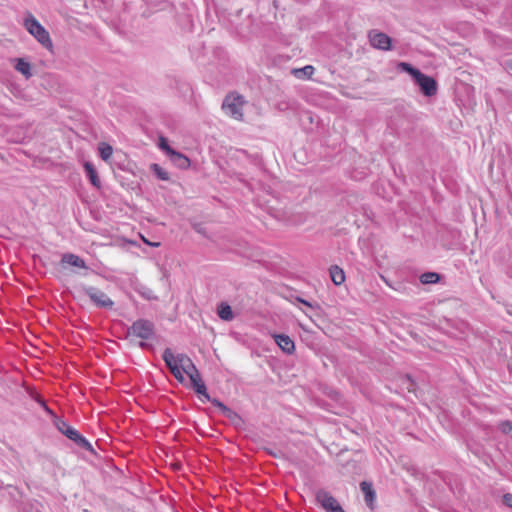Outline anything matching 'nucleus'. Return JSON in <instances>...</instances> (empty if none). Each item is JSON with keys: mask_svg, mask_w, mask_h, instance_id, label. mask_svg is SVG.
<instances>
[{"mask_svg": "<svg viewBox=\"0 0 512 512\" xmlns=\"http://www.w3.org/2000/svg\"><path fill=\"white\" fill-rule=\"evenodd\" d=\"M150 168L158 179L163 181L169 180V173L165 169H163L159 164L154 163L150 166Z\"/></svg>", "mask_w": 512, "mask_h": 512, "instance_id": "obj_21", "label": "nucleus"}, {"mask_svg": "<svg viewBox=\"0 0 512 512\" xmlns=\"http://www.w3.org/2000/svg\"><path fill=\"white\" fill-rule=\"evenodd\" d=\"M507 67H508L510 70H512V60H511V61H509V62H507Z\"/></svg>", "mask_w": 512, "mask_h": 512, "instance_id": "obj_30", "label": "nucleus"}, {"mask_svg": "<svg viewBox=\"0 0 512 512\" xmlns=\"http://www.w3.org/2000/svg\"><path fill=\"white\" fill-rule=\"evenodd\" d=\"M143 240H144V242H145L147 245L152 246V247H158V246L160 245V243H158V242H150V241H148V240H146V239H143Z\"/></svg>", "mask_w": 512, "mask_h": 512, "instance_id": "obj_27", "label": "nucleus"}, {"mask_svg": "<svg viewBox=\"0 0 512 512\" xmlns=\"http://www.w3.org/2000/svg\"><path fill=\"white\" fill-rule=\"evenodd\" d=\"M40 403L43 409L53 417V424L59 432L72 440L80 448L89 452L94 451L92 444L84 436H82L75 428L70 426L65 420L56 416L45 402L41 401Z\"/></svg>", "mask_w": 512, "mask_h": 512, "instance_id": "obj_2", "label": "nucleus"}, {"mask_svg": "<svg viewBox=\"0 0 512 512\" xmlns=\"http://www.w3.org/2000/svg\"><path fill=\"white\" fill-rule=\"evenodd\" d=\"M217 314L219 318L224 321H232L234 319V313L231 306L224 302L218 305Z\"/></svg>", "mask_w": 512, "mask_h": 512, "instance_id": "obj_15", "label": "nucleus"}, {"mask_svg": "<svg viewBox=\"0 0 512 512\" xmlns=\"http://www.w3.org/2000/svg\"><path fill=\"white\" fill-rule=\"evenodd\" d=\"M15 69L18 72H20L22 75H24L26 78H29L32 76L31 65L29 62L25 61L24 59H21V58L17 59Z\"/></svg>", "mask_w": 512, "mask_h": 512, "instance_id": "obj_18", "label": "nucleus"}, {"mask_svg": "<svg viewBox=\"0 0 512 512\" xmlns=\"http://www.w3.org/2000/svg\"><path fill=\"white\" fill-rule=\"evenodd\" d=\"M360 488H361V491L363 492L364 494V499H365V502L367 504V506L370 508V509H373L374 508V502H375V499H376V493L372 487V484L371 483H368L366 481H363L360 483Z\"/></svg>", "mask_w": 512, "mask_h": 512, "instance_id": "obj_13", "label": "nucleus"}, {"mask_svg": "<svg viewBox=\"0 0 512 512\" xmlns=\"http://www.w3.org/2000/svg\"><path fill=\"white\" fill-rule=\"evenodd\" d=\"M370 45L378 50L389 51L391 49L392 39L385 33L373 29L368 33Z\"/></svg>", "mask_w": 512, "mask_h": 512, "instance_id": "obj_10", "label": "nucleus"}, {"mask_svg": "<svg viewBox=\"0 0 512 512\" xmlns=\"http://www.w3.org/2000/svg\"><path fill=\"white\" fill-rule=\"evenodd\" d=\"M439 274L435 272H426L420 276V281L423 284H434L439 281Z\"/></svg>", "mask_w": 512, "mask_h": 512, "instance_id": "obj_22", "label": "nucleus"}, {"mask_svg": "<svg viewBox=\"0 0 512 512\" xmlns=\"http://www.w3.org/2000/svg\"><path fill=\"white\" fill-rule=\"evenodd\" d=\"M177 23L179 26L184 30H190L192 27V19L189 13H185L184 15H181L180 13L177 14Z\"/></svg>", "mask_w": 512, "mask_h": 512, "instance_id": "obj_19", "label": "nucleus"}, {"mask_svg": "<svg viewBox=\"0 0 512 512\" xmlns=\"http://www.w3.org/2000/svg\"><path fill=\"white\" fill-rule=\"evenodd\" d=\"M61 263L81 269H88L86 262L80 256L73 253L63 254L61 258Z\"/></svg>", "mask_w": 512, "mask_h": 512, "instance_id": "obj_12", "label": "nucleus"}, {"mask_svg": "<svg viewBox=\"0 0 512 512\" xmlns=\"http://www.w3.org/2000/svg\"><path fill=\"white\" fill-rule=\"evenodd\" d=\"M500 429L503 433L509 434L512 432V423L509 421L502 422L500 425Z\"/></svg>", "mask_w": 512, "mask_h": 512, "instance_id": "obj_25", "label": "nucleus"}, {"mask_svg": "<svg viewBox=\"0 0 512 512\" xmlns=\"http://www.w3.org/2000/svg\"><path fill=\"white\" fill-rule=\"evenodd\" d=\"M26 30L34 36V38L46 49L51 50L53 47L48 31L39 23V21L32 16L28 15L24 20Z\"/></svg>", "mask_w": 512, "mask_h": 512, "instance_id": "obj_4", "label": "nucleus"}, {"mask_svg": "<svg viewBox=\"0 0 512 512\" xmlns=\"http://www.w3.org/2000/svg\"><path fill=\"white\" fill-rule=\"evenodd\" d=\"M169 160L178 168L184 169L190 166V160L185 155L173 150L168 155Z\"/></svg>", "mask_w": 512, "mask_h": 512, "instance_id": "obj_14", "label": "nucleus"}, {"mask_svg": "<svg viewBox=\"0 0 512 512\" xmlns=\"http://www.w3.org/2000/svg\"><path fill=\"white\" fill-rule=\"evenodd\" d=\"M139 345L143 349H146V348L150 347V345L147 342H145V341H141Z\"/></svg>", "mask_w": 512, "mask_h": 512, "instance_id": "obj_28", "label": "nucleus"}, {"mask_svg": "<svg viewBox=\"0 0 512 512\" xmlns=\"http://www.w3.org/2000/svg\"><path fill=\"white\" fill-rule=\"evenodd\" d=\"M159 148H160L162 151H164V152L166 153V155H167V156L171 153V151H173V150H174V149H172V148L169 146V144H168L167 140H166L165 138H163V137H161V138L159 139Z\"/></svg>", "mask_w": 512, "mask_h": 512, "instance_id": "obj_24", "label": "nucleus"}, {"mask_svg": "<svg viewBox=\"0 0 512 512\" xmlns=\"http://www.w3.org/2000/svg\"><path fill=\"white\" fill-rule=\"evenodd\" d=\"M314 73V67L311 65H307L301 69H295L294 75L298 78H309Z\"/></svg>", "mask_w": 512, "mask_h": 512, "instance_id": "obj_23", "label": "nucleus"}, {"mask_svg": "<svg viewBox=\"0 0 512 512\" xmlns=\"http://www.w3.org/2000/svg\"><path fill=\"white\" fill-rule=\"evenodd\" d=\"M273 338L278 347L286 354H292L295 350L294 341L285 334H274Z\"/></svg>", "mask_w": 512, "mask_h": 512, "instance_id": "obj_11", "label": "nucleus"}, {"mask_svg": "<svg viewBox=\"0 0 512 512\" xmlns=\"http://www.w3.org/2000/svg\"><path fill=\"white\" fill-rule=\"evenodd\" d=\"M316 502L326 512H345L338 501L324 489H319L315 493Z\"/></svg>", "mask_w": 512, "mask_h": 512, "instance_id": "obj_8", "label": "nucleus"}, {"mask_svg": "<svg viewBox=\"0 0 512 512\" xmlns=\"http://www.w3.org/2000/svg\"><path fill=\"white\" fill-rule=\"evenodd\" d=\"M163 360L180 383H185L187 378L192 385V373L190 372L192 364L187 356L183 354L175 356L171 349L167 348L163 352Z\"/></svg>", "mask_w": 512, "mask_h": 512, "instance_id": "obj_1", "label": "nucleus"}, {"mask_svg": "<svg viewBox=\"0 0 512 512\" xmlns=\"http://www.w3.org/2000/svg\"><path fill=\"white\" fill-rule=\"evenodd\" d=\"M297 300H298L299 302H301V303H303V304H305V305H307V306L311 307V304H310L309 302H307V301H305V300H303V299H301V298H297Z\"/></svg>", "mask_w": 512, "mask_h": 512, "instance_id": "obj_29", "label": "nucleus"}, {"mask_svg": "<svg viewBox=\"0 0 512 512\" xmlns=\"http://www.w3.org/2000/svg\"><path fill=\"white\" fill-rule=\"evenodd\" d=\"M330 276L333 283L337 286L341 285L345 281V273L343 269L337 265L330 268Z\"/></svg>", "mask_w": 512, "mask_h": 512, "instance_id": "obj_17", "label": "nucleus"}, {"mask_svg": "<svg viewBox=\"0 0 512 512\" xmlns=\"http://www.w3.org/2000/svg\"><path fill=\"white\" fill-rule=\"evenodd\" d=\"M84 292L89 297V299L99 308L110 309L114 305V302L109 298V296L96 287H86L84 288Z\"/></svg>", "mask_w": 512, "mask_h": 512, "instance_id": "obj_9", "label": "nucleus"}, {"mask_svg": "<svg viewBox=\"0 0 512 512\" xmlns=\"http://www.w3.org/2000/svg\"><path fill=\"white\" fill-rule=\"evenodd\" d=\"M128 334L142 340H149L154 336V324L145 319L136 320L128 329Z\"/></svg>", "mask_w": 512, "mask_h": 512, "instance_id": "obj_7", "label": "nucleus"}, {"mask_svg": "<svg viewBox=\"0 0 512 512\" xmlns=\"http://www.w3.org/2000/svg\"><path fill=\"white\" fill-rule=\"evenodd\" d=\"M245 100L241 95L229 94L225 97L222 103V109L224 113L235 120L243 119V106Z\"/></svg>", "mask_w": 512, "mask_h": 512, "instance_id": "obj_6", "label": "nucleus"}, {"mask_svg": "<svg viewBox=\"0 0 512 512\" xmlns=\"http://www.w3.org/2000/svg\"><path fill=\"white\" fill-rule=\"evenodd\" d=\"M194 393L202 403L211 402L215 407L219 408L224 415H228L231 411L222 402L211 398L208 394L205 383L202 381L198 370L194 367Z\"/></svg>", "mask_w": 512, "mask_h": 512, "instance_id": "obj_5", "label": "nucleus"}, {"mask_svg": "<svg viewBox=\"0 0 512 512\" xmlns=\"http://www.w3.org/2000/svg\"><path fill=\"white\" fill-rule=\"evenodd\" d=\"M398 68L403 72L409 73L414 78L425 96L431 97L437 93V83L432 77L423 74L420 70L406 62H400Z\"/></svg>", "mask_w": 512, "mask_h": 512, "instance_id": "obj_3", "label": "nucleus"}, {"mask_svg": "<svg viewBox=\"0 0 512 512\" xmlns=\"http://www.w3.org/2000/svg\"><path fill=\"white\" fill-rule=\"evenodd\" d=\"M503 501H504L505 505L512 508V494H509V493L505 494L503 497Z\"/></svg>", "mask_w": 512, "mask_h": 512, "instance_id": "obj_26", "label": "nucleus"}, {"mask_svg": "<svg viewBox=\"0 0 512 512\" xmlns=\"http://www.w3.org/2000/svg\"><path fill=\"white\" fill-rule=\"evenodd\" d=\"M84 169H85L86 175L89 178L91 184L95 187H99L100 180L98 178L97 172H96L93 164L90 162H85Z\"/></svg>", "mask_w": 512, "mask_h": 512, "instance_id": "obj_16", "label": "nucleus"}, {"mask_svg": "<svg viewBox=\"0 0 512 512\" xmlns=\"http://www.w3.org/2000/svg\"><path fill=\"white\" fill-rule=\"evenodd\" d=\"M98 150H99L100 157L104 161H108L111 158L112 154H113L112 146L107 144V143H100L99 147H98Z\"/></svg>", "mask_w": 512, "mask_h": 512, "instance_id": "obj_20", "label": "nucleus"}]
</instances>
